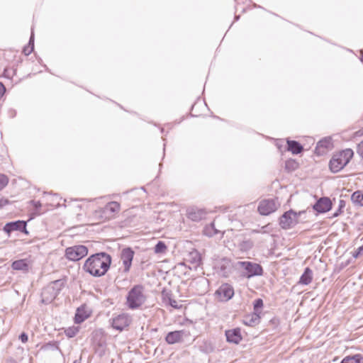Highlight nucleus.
<instances>
[{
	"instance_id": "f257e3e1",
	"label": "nucleus",
	"mask_w": 363,
	"mask_h": 363,
	"mask_svg": "<svg viewBox=\"0 0 363 363\" xmlns=\"http://www.w3.org/2000/svg\"><path fill=\"white\" fill-rule=\"evenodd\" d=\"M111 256L104 252H98L89 257L83 265V269L95 277L104 276L109 269Z\"/></svg>"
},
{
	"instance_id": "f03ea898",
	"label": "nucleus",
	"mask_w": 363,
	"mask_h": 363,
	"mask_svg": "<svg viewBox=\"0 0 363 363\" xmlns=\"http://www.w3.org/2000/svg\"><path fill=\"white\" fill-rule=\"evenodd\" d=\"M145 287L141 284L133 286L126 296V305L128 308L135 310L139 308L146 301Z\"/></svg>"
},
{
	"instance_id": "7ed1b4c3",
	"label": "nucleus",
	"mask_w": 363,
	"mask_h": 363,
	"mask_svg": "<svg viewBox=\"0 0 363 363\" xmlns=\"http://www.w3.org/2000/svg\"><path fill=\"white\" fill-rule=\"evenodd\" d=\"M353 157V151L351 149H346L334 154L330 161V169L334 172H338L342 169Z\"/></svg>"
},
{
	"instance_id": "20e7f679",
	"label": "nucleus",
	"mask_w": 363,
	"mask_h": 363,
	"mask_svg": "<svg viewBox=\"0 0 363 363\" xmlns=\"http://www.w3.org/2000/svg\"><path fill=\"white\" fill-rule=\"evenodd\" d=\"M235 267L242 268L245 270L243 276L251 278L255 276H261L263 274V269L259 264L248 261H238L235 263Z\"/></svg>"
},
{
	"instance_id": "39448f33",
	"label": "nucleus",
	"mask_w": 363,
	"mask_h": 363,
	"mask_svg": "<svg viewBox=\"0 0 363 363\" xmlns=\"http://www.w3.org/2000/svg\"><path fill=\"white\" fill-rule=\"evenodd\" d=\"M301 212L296 213L293 210L286 211L279 218L281 228L287 230L294 228L298 223V216Z\"/></svg>"
},
{
	"instance_id": "423d86ee",
	"label": "nucleus",
	"mask_w": 363,
	"mask_h": 363,
	"mask_svg": "<svg viewBox=\"0 0 363 363\" xmlns=\"http://www.w3.org/2000/svg\"><path fill=\"white\" fill-rule=\"evenodd\" d=\"M88 249L84 245H74L67 247L65 250L66 257L71 261H78L85 257Z\"/></svg>"
},
{
	"instance_id": "0eeeda50",
	"label": "nucleus",
	"mask_w": 363,
	"mask_h": 363,
	"mask_svg": "<svg viewBox=\"0 0 363 363\" xmlns=\"http://www.w3.org/2000/svg\"><path fill=\"white\" fill-rule=\"evenodd\" d=\"M61 280H56L50 285L43 289L41 296L42 301L45 303H51L59 294V289L55 288V285H60Z\"/></svg>"
},
{
	"instance_id": "6e6552de",
	"label": "nucleus",
	"mask_w": 363,
	"mask_h": 363,
	"mask_svg": "<svg viewBox=\"0 0 363 363\" xmlns=\"http://www.w3.org/2000/svg\"><path fill=\"white\" fill-rule=\"evenodd\" d=\"M132 322V317L128 313H121L111 320L112 327L118 330L122 331L128 327Z\"/></svg>"
},
{
	"instance_id": "1a4fd4ad",
	"label": "nucleus",
	"mask_w": 363,
	"mask_h": 363,
	"mask_svg": "<svg viewBox=\"0 0 363 363\" xmlns=\"http://www.w3.org/2000/svg\"><path fill=\"white\" fill-rule=\"evenodd\" d=\"M279 204L276 199H266L262 201L258 206V211L261 215L268 216L274 212Z\"/></svg>"
},
{
	"instance_id": "9d476101",
	"label": "nucleus",
	"mask_w": 363,
	"mask_h": 363,
	"mask_svg": "<svg viewBox=\"0 0 363 363\" xmlns=\"http://www.w3.org/2000/svg\"><path fill=\"white\" fill-rule=\"evenodd\" d=\"M26 208L28 216V221L35 218L36 216H40L45 211V210L43 209L41 203L34 200H30L27 203Z\"/></svg>"
},
{
	"instance_id": "9b49d317",
	"label": "nucleus",
	"mask_w": 363,
	"mask_h": 363,
	"mask_svg": "<svg viewBox=\"0 0 363 363\" xmlns=\"http://www.w3.org/2000/svg\"><path fill=\"white\" fill-rule=\"evenodd\" d=\"M134 255L135 252L130 247H125L121 250V259L123 262V272L124 273L129 272L132 265Z\"/></svg>"
},
{
	"instance_id": "f8f14e48",
	"label": "nucleus",
	"mask_w": 363,
	"mask_h": 363,
	"mask_svg": "<svg viewBox=\"0 0 363 363\" xmlns=\"http://www.w3.org/2000/svg\"><path fill=\"white\" fill-rule=\"evenodd\" d=\"M189 335V333L184 330H175L169 332L167 334L165 337V341L169 345H173L182 342L184 337H186Z\"/></svg>"
},
{
	"instance_id": "ddd939ff",
	"label": "nucleus",
	"mask_w": 363,
	"mask_h": 363,
	"mask_svg": "<svg viewBox=\"0 0 363 363\" xmlns=\"http://www.w3.org/2000/svg\"><path fill=\"white\" fill-rule=\"evenodd\" d=\"M216 293L221 301H227L233 298L234 289L230 284H223L218 289Z\"/></svg>"
},
{
	"instance_id": "4468645a",
	"label": "nucleus",
	"mask_w": 363,
	"mask_h": 363,
	"mask_svg": "<svg viewBox=\"0 0 363 363\" xmlns=\"http://www.w3.org/2000/svg\"><path fill=\"white\" fill-rule=\"evenodd\" d=\"M206 215L207 212L205 209L197 207H190L186 211L188 218L194 222L201 221L206 218Z\"/></svg>"
},
{
	"instance_id": "2eb2a0df",
	"label": "nucleus",
	"mask_w": 363,
	"mask_h": 363,
	"mask_svg": "<svg viewBox=\"0 0 363 363\" xmlns=\"http://www.w3.org/2000/svg\"><path fill=\"white\" fill-rule=\"evenodd\" d=\"M332 208L331 200L328 197H322L313 206V208L319 213L329 211Z\"/></svg>"
},
{
	"instance_id": "dca6fc26",
	"label": "nucleus",
	"mask_w": 363,
	"mask_h": 363,
	"mask_svg": "<svg viewBox=\"0 0 363 363\" xmlns=\"http://www.w3.org/2000/svg\"><path fill=\"white\" fill-rule=\"evenodd\" d=\"M121 206L117 201L108 203L101 210L105 218L110 219L114 217L115 214L120 211Z\"/></svg>"
},
{
	"instance_id": "f3484780",
	"label": "nucleus",
	"mask_w": 363,
	"mask_h": 363,
	"mask_svg": "<svg viewBox=\"0 0 363 363\" xmlns=\"http://www.w3.org/2000/svg\"><path fill=\"white\" fill-rule=\"evenodd\" d=\"M226 340L229 343L238 344L242 339L239 328L227 330L225 333Z\"/></svg>"
},
{
	"instance_id": "a211bd4d",
	"label": "nucleus",
	"mask_w": 363,
	"mask_h": 363,
	"mask_svg": "<svg viewBox=\"0 0 363 363\" xmlns=\"http://www.w3.org/2000/svg\"><path fill=\"white\" fill-rule=\"evenodd\" d=\"M233 265L231 260L227 258L223 259L219 264V273L224 277H228L232 273Z\"/></svg>"
},
{
	"instance_id": "6ab92c4d",
	"label": "nucleus",
	"mask_w": 363,
	"mask_h": 363,
	"mask_svg": "<svg viewBox=\"0 0 363 363\" xmlns=\"http://www.w3.org/2000/svg\"><path fill=\"white\" fill-rule=\"evenodd\" d=\"M333 146L332 140L330 138H325L320 140L316 145L315 151L318 155H323L325 151Z\"/></svg>"
},
{
	"instance_id": "aec40b11",
	"label": "nucleus",
	"mask_w": 363,
	"mask_h": 363,
	"mask_svg": "<svg viewBox=\"0 0 363 363\" xmlns=\"http://www.w3.org/2000/svg\"><path fill=\"white\" fill-rule=\"evenodd\" d=\"M100 338L98 341H96V337L98 336V334H96V337H94V350L95 352L100 357H102L105 354L106 352V340L103 337V335L101 334L99 335Z\"/></svg>"
},
{
	"instance_id": "412c9836",
	"label": "nucleus",
	"mask_w": 363,
	"mask_h": 363,
	"mask_svg": "<svg viewBox=\"0 0 363 363\" xmlns=\"http://www.w3.org/2000/svg\"><path fill=\"white\" fill-rule=\"evenodd\" d=\"M162 301L165 303L171 306L174 308H181V305L178 303V302L172 298V294L170 291H167L164 289L162 291Z\"/></svg>"
},
{
	"instance_id": "4be33fe9",
	"label": "nucleus",
	"mask_w": 363,
	"mask_h": 363,
	"mask_svg": "<svg viewBox=\"0 0 363 363\" xmlns=\"http://www.w3.org/2000/svg\"><path fill=\"white\" fill-rule=\"evenodd\" d=\"M4 230L9 234L14 230L23 232V220H19L6 223L4 227Z\"/></svg>"
},
{
	"instance_id": "5701e85b",
	"label": "nucleus",
	"mask_w": 363,
	"mask_h": 363,
	"mask_svg": "<svg viewBox=\"0 0 363 363\" xmlns=\"http://www.w3.org/2000/svg\"><path fill=\"white\" fill-rule=\"evenodd\" d=\"M286 143L287 150L294 155H298L301 153L303 150V146L296 140H291L288 139L286 140Z\"/></svg>"
},
{
	"instance_id": "b1692460",
	"label": "nucleus",
	"mask_w": 363,
	"mask_h": 363,
	"mask_svg": "<svg viewBox=\"0 0 363 363\" xmlns=\"http://www.w3.org/2000/svg\"><path fill=\"white\" fill-rule=\"evenodd\" d=\"M313 279V272L309 267H306L300 277L298 283L303 285L309 284Z\"/></svg>"
},
{
	"instance_id": "393cba45",
	"label": "nucleus",
	"mask_w": 363,
	"mask_h": 363,
	"mask_svg": "<svg viewBox=\"0 0 363 363\" xmlns=\"http://www.w3.org/2000/svg\"><path fill=\"white\" fill-rule=\"evenodd\" d=\"M189 261L195 267H199L201 263V257L197 250H194L189 254Z\"/></svg>"
},
{
	"instance_id": "a878e982",
	"label": "nucleus",
	"mask_w": 363,
	"mask_h": 363,
	"mask_svg": "<svg viewBox=\"0 0 363 363\" xmlns=\"http://www.w3.org/2000/svg\"><path fill=\"white\" fill-rule=\"evenodd\" d=\"M352 202L359 206H363V192L361 191H354L351 196Z\"/></svg>"
},
{
	"instance_id": "bb28decb",
	"label": "nucleus",
	"mask_w": 363,
	"mask_h": 363,
	"mask_svg": "<svg viewBox=\"0 0 363 363\" xmlns=\"http://www.w3.org/2000/svg\"><path fill=\"white\" fill-rule=\"evenodd\" d=\"M88 316V314L84 311V309L78 308L74 316V322L76 323H81L84 322Z\"/></svg>"
},
{
	"instance_id": "cd10ccee",
	"label": "nucleus",
	"mask_w": 363,
	"mask_h": 363,
	"mask_svg": "<svg viewBox=\"0 0 363 363\" xmlns=\"http://www.w3.org/2000/svg\"><path fill=\"white\" fill-rule=\"evenodd\" d=\"M350 363H363V355L361 354H356L354 355H349L343 358Z\"/></svg>"
},
{
	"instance_id": "c85d7f7f",
	"label": "nucleus",
	"mask_w": 363,
	"mask_h": 363,
	"mask_svg": "<svg viewBox=\"0 0 363 363\" xmlns=\"http://www.w3.org/2000/svg\"><path fill=\"white\" fill-rule=\"evenodd\" d=\"M298 167V163L294 160H288L285 162V169L288 172L295 171Z\"/></svg>"
},
{
	"instance_id": "c756f323",
	"label": "nucleus",
	"mask_w": 363,
	"mask_h": 363,
	"mask_svg": "<svg viewBox=\"0 0 363 363\" xmlns=\"http://www.w3.org/2000/svg\"><path fill=\"white\" fill-rule=\"evenodd\" d=\"M34 50V34L32 32L31 35L29 40L28 46L24 47V55H28L30 53H31Z\"/></svg>"
},
{
	"instance_id": "7c9ffc66",
	"label": "nucleus",
	"mask_w": 363,
	"mask_h": 363,
	"mask_svg": "<svg viewBox=\"0 0 363 363\" xmlns=\"http://www.w3.org/2000/svg\"><path fill=\"white\" fill-rule=\"evenodd\" d=\"M218 233V231L215 228L214 223H211L204 228V234L208 237H212Z\"/></svg>"
},
{
	"instance_id": "2f4dec72",
	"label": "nucleus",
	"mask_w": 363,
	"mask_h": 363,
	"mask_svg": "<svg viewBox=\"0 0 363 363\" xmlns=\"http://www.w3.org/2000/svg\"><path fill=\"white\" fill-rule=\"evenodd\" d=\"M260 313L254 312L251 315L247 317V320L248 322L246 323L247 325L256 324L259 322L260 318Z\"/></svg>"
},
{
	"instance_id": "473e14b6",
	"label": "nucleus",
	"mask_w": 363,
	"mask_h": 363,
	"mask_svg": "<svg viewBox=\"0 0 363 363\" xmlns=\"http://www.w3.org/2000/svg\"><path fill=\"white\" fill-rule=\"evenodd\" d=\"M167 250L165 243L162 241H159L155 246V252L156 254L164 253Z\"/></svg>"
},
{
	"instance_id": "72a5a7b5",
	"label": "nucleus",
	"mask_w": 363,
	"mask_h": 363,
	"mask_svg": "<svg viewBox=\"0 0 363 363\" xmlns=\"http://www.w3.org/2000/svg\"><path fill=\"white\" fill-rule=\"evenodd\" d=\"M46 197H47V200H50L51 206H58L60 205V200H61V198H60L57 194H54L52 196L47 195Z\"/></svg>"
},
{
	"instance_id": "f704fd0d",
	"label": "nucleus",
	"mask_w": 363,
	"mask_h": 363,
	"mask_svg": "<svg viewBox=\"0 0 363 363\" xmlns=\"http://www.w3.org/2000/svg\"><path fill=\"white\" fill-rule=\"evenodd\" d=\"M254 312L261 313V309L263 306V301L261 298H257L254 301Z\"/></svg>"
},
{
	"instance_id": "c9c22d12",
	"label": "nucleus",
	"mask_w": 363,
	"mask_h": 363,
	"mask_svg": "<svg viewBox=\"0 0 363 363\" xmlns=\"http://www.w3.org/2000/svg\"><path fill=\"white\" fill-rule=\"evenodd\" d=\"M9 183L8 177L2 174H0V191H1Z\"/></svg>"
},
{
	"instance_id": "e433bc0d",
	"label": "nucleus",
	"mask_w": 363,
	"mask_h": 363,
	"mask_svg": "<svg viewBox=\"0 0 363 363\" xmlns=\"http://www.w3.org/2000/svg\"><path fill=\"white\" fill-rule=\"evenodd\" d=\"M79 330L77 328H69L65 330V334L69 337H73L77 334Z\"/></svg>"
},
{
	"instance_id": "4c0bfd02",
	"label": "nucleus",
	"mask_w": 363,
	"mask_h": 363,
	"mask_svg": "<svg viewBox=\"0 0 363 363\" xmlns=\"http://www.w3.org/2000/svg\"><path fill=\"white\" fill-rule=\"evenodd\" d=\"M12 268L16 270H21L23 269V259H18L14 261L12 263Z\"/></svg>"
},
{
	"instance_id": "58836bf2",
	"label": "nucleus",
	"mask_w": 363,
	"mask_h": 363,
	"mask_svg": "<svg viewBox=\"0 0 363 363\" xmlns=\"http://www.w3.org/2000/svg\"><path fill=\"white\" fill-rule=\"evenodd\" d=\"M357 152L359 154V155L363 158V140L361 141L357 148Z\"/></svg>"
},
{
	"instance_id": "ea45409f",
	"label": "nucleus",
	"mask_w": 363,
	"mask_h": 363,
	"mask_svg": "<svg viewBox=\"0 0 363 363\" xmlns=\"http://www.w3.org/2000/svg\"><path fill=\"white\" fill-rule=\"evenodd\" d=\"M30 264V261L28 259V258H24V273L28 271L29 266Z\"/></svg>"
},
{
	"instance_id": "a19ab883",
	"label": "nucleus",
	"mask_w": 363,
	"mask_h": 363,
	"mask_svg": "<svg viewBox=\"0 0 363 363\" xmlns=\"http://www.w3.org/2000/svg\"><path fill=\"white\" fill-rule=\"evenodd\" d=\"M5 91L6 88L4 85L1 82H0V99L4 96Z\"/></svg>"
},
{
	"instance_id": "79ce46f5",
	"label": "nucleus",
	"mask_w": 363,
	"mask_h": 363,
	"mask_svg": "<svg viewBox=\"0 0 363 363\" xmlns=\"http://www.w3.org/2000/svg\"><path fill=\"white\" fill-rule=\"evenodd\" d=\"M9 203V201L8 199H0V208L6 206V204Z\"/></svg>"
},
{
	"instance_id": "37998d69",
	"label": "nucleus",
	"mask_w": 363,
	"mask_h": 363,
	"mask_svg": "<svg viewBox=\"0 0 363 363\" xmlns=\"http://www.w3.org/2000/svg\"><path fill=\"white\" fill-rule=\"evenodd\" d=\"M340 213H341V210H340V208H339V209L337 211H335V213L333 214V217L338 216Z\"/></svg>"
},
{
	"instance_id": "c03bdc74",
	"label": "nucleus",
	"mask_w": 363,
	"mask_h": 363,
	"mask_svg": "<svg viewBox=\"0 0 363 363\" xmlns=\"http://www.w3.org/2000/svg\"><path fill=\"white\" fill-rule=\"evenodd\" d=\"M55 288L59 289V292L60 291L62 287L63 286V281H61L60 285H55Z\"/></svg>"
},
{
	"instance_id": "a18cd8bd",
	"label": "nucleus",
	"mask_w": 363,
	"mask_h": 363,
	"mask_svg": "<svg viewBox=\"0 0 363 363\" xmlns=\"http://www.w3.org/2000/svg\"><path fill=\"white\" fill-rule=\"evenodd\" d=\"M26 225H27V221L24 220V234L28 233V232L27 231V229H26Z\"/></svg>"
},
{
	"instance_id": "49530a36",
	"label": "nucleus",
	"mask_w": 363,
	"mask_h": 363,
	"mask_svg": "<svg viewBox=\"0 0 363 363\" xmlns=\"http://www.w3.org/2000/svg\"><path fill=\"white\" fill-rule=\"evenodd\" d=\"M74 207L75 208V211H77V210H80L81 209V205H79V204H77Z\"/></svg>"
},
{
	"instance_id": "de8ad7c7",
	"label": "nucleus",
	"mask_w": 363,
	"mask_h": 363,
	"mask_svg": "<svg viewBox=\"0 0 363 363\" xmlns=\"http://www.w3.org/2000/svg\"><path fill=\"white\" fill-rule=\"evenodd\" d=\"M23 332L18 335V339L21 340L23 342Z\"/></svg>"
},
{
	"instance_id": "09e8293b",
	"label": "nucleus",
	"mask_w": 363,
	"mask_h": 363,
	"mask_svg": "<svg viewBox=\"0 0 363 363\" xmlns=\"http://www.w3.org/2000/svg\"><path fill=\"white\" fill-rule=\"evenodd\" d=\"M361 57H360V60L363 62V50H361Z\"/></svg>"
},
{
	"instance_id": "8fccbe9b",
	"label": "nucleus",
	"mask_w": 363,
	"mask_h": 363,
	"mask_svg": "<svg viewBox=\"0 0 363 363\" xmlns=\"http://www.w3.org/2000/svg\"><path fill=\"white\" fill-rule=\"evenodd\" d=\"M28 340V335L24 333V342H26Z\"/></svg>"
},
{
	"instance_id": "3c124183",
	"label": "nucleus",
	"mask_w": 363,
	"mask_h": 363,
	"mask_svg": "<svg viewBox=\"0 0 363 363\" xmlns=\"http://www.w3.org/2000/svg\"><path fill=\"white\" fill-rule=\"evenodd\" d=\"M359 252H363V245L359 247Z\"/></svg>"
},
{
	"instance_id": "603ef678",
	"label": "nucleus",
	"mask_w": 363,
	"mask_h": 363,
	"mask_svg": "<svg viewBox=\"0 0 363 363\" xmlns=\"http://www.w3.org/2000/svg\"><path fill=\"white\" fill-rule=\"evenodd\" d=\"M361 252H359V250L357 252V253L355 255H354V257H357L358 255L360 254Z\"/></svg>"
},
{
	"instance_id": "864d4df0",
	"label": "nucleus",
	"mask_w": 363,
	"mask_h": 363,
	"mask_svg": "<svg viewBox=\"0 0 363 363\" xmlns=\"http://www.w3.org/2000/svg\"><path fill=\"white\" fill-rule=\"evenodd\" d=\"M52 346H53V347H55V348L56 350H60V348H59V347H58L57 346H56V345H53Z\"/></svg>"
},
{
	"instance_id": "5fc2aeb1",
	"label": "nucleus",
	"mask_w": 363,
	"mask_h": 363,
	"mask_svg": "<svg viewBox=\"0 0 363 363\" xmlns=\"http://www.w3.org/2000/svg\"><path fill=\"white\" fill-rule=\"evenodd\" d=\"M342 202H343V201H342V200H341V201H340V207H339V208H342Z\"/></svg>"
},
{
	"instance_id": "6e6d98bb",
	"label": "nucleus",
	"mask_w": 363,
	"mask_h": 363,
	"mask_svg": "<svg viewBox=\"0 0 363 363\" xmlns=\"http://www.w3.org/2000/svg\"><path fill=\"white\" fill-rule=\"evenodd\" d=\"M73 363H80V362L78 360H75V361H74Z\"/></svg>"
},
{
	"instance_id": "4d7b16f0",
	"label": "nucleus",
	"mask_w": 363,
	"mask_h": 363,
	"mask_svg": "<svg viewBox=\"0 0 363 363\" xmlns=\"http://www.w3.org/2000/svg\"><path fill=\"white\" fill-rule=\"evenodd\" d=\"M239 18V16H235V20H238Z\"/></svg>"
},
{
	"instance_id": "13d9d810",
	"label": "nucleus",
	"mask_w": 363,
	"mask_h": 363,
	"mask_svg": "<svg viewBox=\"0 0 363 363\" xmlns=\"http://www.w3.org/2000/svg\"><path fill=\"white\" fill-rule=\"evenodd\" d=\"M11 363H15L14 362H11Z\"/></svg>"
}]
</instances>
